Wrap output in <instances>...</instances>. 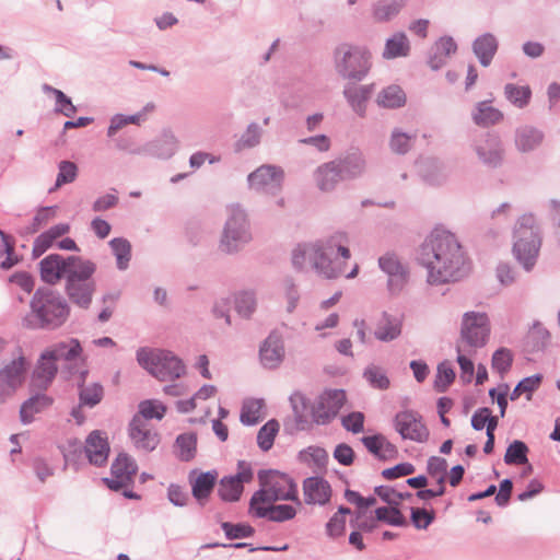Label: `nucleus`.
Here are the masks:
<instances>
[{
    "instance_id": "nucleus-40",
    "label": "nucleus",
    "mask_w": 560,
    "mask_h": 560,
    "mask_svg": "<svg viewBox=\"0 0 560 560\" xmlns=\"http://www.w3.org/2000/svg\"><path fill=\"white\" fill-rule=\"evenodd\" d=\"M376 102L385 108L400 107L406 103V94L400 86L389 85L378 93Z\"/></svg>"
},
{
    "instance_id": "nucleus-20",
    "label": "nucleus",
    "mask_w": 560,
    "mask_h": 560,
    "mask_svg": "<svg viewBox=\"0 0 560 560\" xmlns=\"http://www.w3.org/2000/svg\"><path fill=\"white\" fill-rule=\"evenodd\" d=\"M260 361L264 366L277 368L284 358V346L282 338L277 332H271L260 347Z\"/></svg>"
},
{
    "instance_id": "nucleus-34",
    "label": "nucleus",
    "mask_w": 560,
    "mask_h": 560,
    "mask_svg": "<svg viewBox=\"0 0 560 560\" xmlns=\"http://www.w3.org/2000/svg\"><path fill=\"white\" fill-rule=\"evenodd\" d=\"M166 406L156 399H147L139 404L138 412L132 419H140L141 422H148L155 419L162 420L166 413Z\"/></svg>"
},
{
    "instance_id": "nucleus-6",
    "label": "nucleus",
    "mask_w": 560,
    "mask_h": 560,
    "mask_svg": "<svg viewBox=\"0 0 560 560\" xmlns=\"http://www.w3.org/2000/svg\"><path fill=\"white\" fill-rule=\"evenodd\" d=\"M514 237V254L517 260L529 270L534 266L540 248V237L533 215H523L520 219Z\"/></svg>"
},
{
    "instance_id": "nucleus-13",
    "label": "nucleus",
    "mask_w": 560,
    "mask_h": 560,
    "mask_svg": "<svg viewBox=\"0 0 560 560\" xmlns=\"http://www.w3.org/2000/svg\"><path fill=\"white\" fill-rule=\"evenodd\" d=\"M112 477L104 479L108 488L119 490L133 481L138 471L136 462L127 454H119L112 464Z\"/></svg>"
},
{
    "instance_id": "nucleus-53",
    "label": "nucleus",
    "mask_w": 560,
    "mask_h": 560,
    "mask_svg": "<svg viewBox=\"0 0 560 560\" xmlns=\"http://www.w3.org/2000/svg\"><path fill=\"white\" fill-rule=\"evenodd\" d=\"M319 250L320 248H317L315 245L299 246L293 252V264L298 268H303L308 261L314 267V258L318 256Z\"/></svg>"
},
{
    "instance_id": "nucleus-38",
    "label": "nucleus",
    "mask_w": 560,
    "mask_h": 560,
    "mask_svg": "<svg viewBox=\"0 0 560 560\" xmlns=\"http://www.w3.org/2000/svg\"><path fill=\"white\" fill-rule=\"evenodd\" d=\"M372 93V86H349L345 90V95L349 101L351 107L360 116L365 114V103Z\"/></svg>"
},
{
    "instance_id": "nucleus-64",
    "label": "nucleus",
    "mask_w": 560,
    "mask_h": 560,
    "mask_svg": "<svg viewBox=\"0 0 560 560\" xmlns=\"http://www.w3.org/2000/svg\"><path fill=\"white\" fill-rule=\"evenodd\" d=\"M434 520V512L425 509L413 508L411 510V521L418 529H425Z\"/></svg>"
},
{
    "instance_id": "nucleus-47",
    "label": "nucleus",
    "mask_w": 560,
    "mask_h": 560,
    "mask_svg": "<svg viewBox=\"0 0 560 560\" xmlns=\"http://www.w3.org/2000/svg\"><path fill=\"white\" fill-rule=\"evenodd\" d=\"M104 396L103 386L98 383L82 384L80 386V402L88 407H94L101 402Z\"/></svg>"
},
{
    "instance_id": "nucleus-24",
    "label": "nucleus",
    "mask_w": 560,
    "mask_h": 560,
    "mask_svg": "<svg viewBox=\"0 0 560 560\" xmlns=\"http://www.w3.org/2000/svg\"><path fill=\"white\" fill-rule=\"evenodd\" d=\"M217 478L218 474L215 471H207L199 474H197V471H191L189 474L191 493L200 504H205L208 497L211 494Z\"/></svg>"
},
{
    "instance_id": "nucleus-15",
    "label": "nucleus",
    "mask_w": 560,
    "mask_h": 560,
    "mask_svg": "<svg viewBox=\"0 0 560 560\" xmlns=\"http://www.w3.org/2000/svg\"><path fill=\"white\" fill-rule=\"evenodd\" d=\"M129 436L138 450L145 452L155 450L160 443L159 433L148 422H141L140 419L131 420Z\"/></svg>"
},
{
    "instance_id": "nucleus-2",
    "label": "nucleus",
    "mask_w": 560,
    "mask_h": 560,
    "mask_svg": "<svg viewBox=\"0 0 560 560\" xmlns=\"http://www.w3.org/2000/svg\"><path fill=\"white\" fill-rule=\"evenodd\" d=\"M70 308L66 300L54 291L38 290L31 301V313L24 318L28 328L56 329L68 319Z\"/></svg>"
},
{
    "instance_id": "nucleus-55",
    "label": "nucleus",
    "mask_w": 560,
    "mask_h": 560,
    "mask_svg": "<svg viewBox=\"0 0 560 560\" xmlns=\"http://www.w3.org/2000/svg\"><path fill=\"white\" fill-rule=\"evenodd\" d=\"M376 518L394 526H402L406 524V518L401 512L393 506L378 508L375 511Z\"/></svg>"
},
{
    "instance_id": "nucleus-57",
    "label": "nucleus",
    "mask_w": 560,
    "mask_h": 560,
    "mask_svg": "<svg viewBox=\"0 0 560 560\" xmlns=\"http://www.w3.org/2000/svg\"><path fill=\"white\" fill-rule=\"evenodd\" d=\"M215 394V387L212 385H205L202 386L196 395L186 401H179L178 408L184 412H189L196 408V400L202 399L206 400L210 397H212Z\"/></svg>"
},
{
    "instance_id": "nucleus-14",
    "label": "nucleus",
    "mask_w": 560,
    "mask_h": 560,
    "mask_svg": "<svg viewBox=\"0 0 560 560\" xmlns=\"http://www.w3.org/2000/svg\"><path fill=\"white\" fill-rule=\"evenodd\" d=\"M252 468L247 464L242 463L240 465V470L235 476L224 477L221 479L218 493L223 501H237L243 492V485L252 481Z\"/></svg>"
},
{
    "instance_id": "nucleus-62",
    "label": "nucleus",
    "mask_w": 560,
    "mask_h": 560,
    "mask_svg": "<svg viewBox=\"0 0 560 560\" xmlns=\"http://www.w3.org/2000/svg\"><path fill=\"white\" fill-rule=\"evenodd\" d=\"M415 135H407L400 131H394L390 139V149L399 154L406 153L410 147Z\"/></svg>"
},
{
    "instance_id": "nucleus-8",
    "label": "nucleus",
    "mask_w": 560,
    "mask_h": 560,
    "mask_svg": "<svg viewBox=\"0 0 560 560\" xmlns=\"http://www.w3.org/2000/svg\"><path fill=\"white\" fill-rule=\"evenodd\" d=\"M490 331V320L486 313L466 312L463 315L460 335L456 345L478 350L486 346Z\"/></svg>"
},
{
    "instance_id": "nucleus-43",
    "label": "nucleus",
    "mask_w": 560,
    "mask_h": 560,
    "mask_svg": "<svg viewBox=\"0 0 560 560\" xmlns=\"http://www.w3.org/2000/svg\"><path fill=\"white\" fill-rule=\"evenodd\" d=\"M197 439L192 433L180 434L175 442V454L184 462L192 459L196 455Z\"/></svg>"
},
{
    "instance_id": "nucleus-35",
    "label": "nucleus",
    "mask_w": 560,
    "mask_h": 560,
    "mask_svg": "<svg viewBox=\"0 0 560 560\" xmlns=\"http://www.w3.org/2000/svg\"><path fill=\"white\" fill-rule=\"evenodd\" d=\"M401 327V319L384 315L377 324L374 335L381 341H390L400 336Z\"/></svg>"
},
{
    "instance_id": "nucleus-11",
    "label": "nucleus",
    "mask_w": 560,
    "mask_h": 560,
    "mask_svg": "<svg viewBox=\"0 0 560 560\" xmlns=\"http://www.w3.org/2000/svg\"><path fill=\"white\" fill-rule=\"evenodd\" d=\"M249 240L250 234L247 231L246 215L242 210L234 209L226 222L221 247L230 253Z\"/></svg>"
},
{
    "instance_id": "nucleus-42",
    "label": "nucleus",
    "mask_w": 560,
    "mask_h": 560,
    "mask_svg": "<svg viewBox=\"0 0 560 560\" xmlns=\"http://www.w3.org/2000/svg\"><path fill=\"white\" fill-rule=\"evenodd\" d=\"M409 49L410 46L407 36L402 33H398L387 39L383 56L386 59L407 56Z\"/></svg>"
},
{
    "instance_id": "nucleus-39",
    "label": "nucleus",
    "mask_w": 560,
    "mask_h": 560,
    "mask_svg": "<svg viewBox=\"0 0 560 560\" xmlns=\"http://www.w3.org/2000/svg\"><path fill=\"white\" fill-rule=\"evenodd\" d=\"M472 119L478 126L488 127L500 122L503 119V114L489 103L480 102L476 107Z\"/></svg>"
},
{
    "instance_id": "nucleus-25",
    "label": "nucleus",
    "mask_w": 560,
    "mask_h": 560,
    "mask_svg": "<svg viewBox=\"0 0 560 560\" xmlns=\"http://www.w3.org/2000/svg\"><path fill=\"white\" fill-rule=\"evenodd\" d=\"M304 499L307 504H325L331 497L329 483L318 477L307 478L303 483Z\"/></svg>"
},
{
    "instance_id": "nucleus-51",
    "label": "nucleus",
    "mask_w": 560,
    "mask_h": 560,
    "mask_svg": "<svg viewBox=\"0 0 560 560\" xmlns=\"http://www.w3.org/2000/svg\"><path fill=\"white\" fill-rule=\"evenodd\" d=\"M528 448L522 441H514L509 445L504 455V462L508 465H522L527 463Z\"/></svg>"
},
{
    "instance_id": "nucleus-4",
    "label": "nucleus",
    "mask_w": 560,
    "mask_h": 560,
    "mask_svg": "<svg viewBox=\"0 0 560 560\" xmlns=\"http://www.w3.org/2000/svg\"><path fill=\"white\" fill-rule=\"evenodd\" d=\"M138 363L160 381L178 378L185 372L182 361L171 351L141 348L137 351Z\"/></svg>"
},
{
    "instance_id": "nucleus-56",
    "label": "nucleus",
    "mask_w": 560,
    "mask_h": 560,
    "mask_svg": "<svg viewBox=\"0 0 560 560\" xmlns=\"http://www.w3.org/2000/svg\"><path fill=\"white\" fill-rule=\"evenodd\" d=\"M364 377L375 388L386 389L389 386L388 377L378 366H369L364 372Z\"/></svg>"
},
{
    "instance_id": "nucleus-31",
    "label": "nucleus",
    "mask_w": 560,
    "mask_h": 560,
    "mask_svg": "<svg viewBox=\"0 0 560 560\" xmlns=\"http://www.w3.org/2000/svg\"><path fill=\"white\" fill-rule=\"evenodd\" d=\"M457 363L460 369L459 377L464 383H470L475 374L474 357L477 352L476 349L456 345Z\"/></svg>"
},
{
    "instance_id": "nucleus-45",
    "label": "nucleus",
    "mask_w": 560,
    "mask_h": 560,
    "mask_svg": "<svg viewBox=\"0 0 560 560\" xmlns=\"http://www.w3.org/2000/svg\"><path fill=\"white\" fill-rule=\"evenodd\" d=\"M94 283H82L67 285V293L71 301L81 307H88L92 301Z\"/></svg>"
},
{
    "instance_id": "nucleus-16",
    "label": "nucleus",
    "mask_w": 560,
    "mask_h": 560,
    "mask_svg": "<svg viewBox=\"0 0 560 560\" xmlns=\"http://www.w3.org/2000/svg\"><path fill=\"white\" fill-rule=\"evenodd\" d=\"M380 268L388 276L390 291H400L406 284L408 272L399 258L393 253H386L378 259Z\"/></svg>"
},
{
    "instance_id": "nucleus-44",
    "label": "nucleus",
    "mask_w": 560,
    "mask_h": 560,
    "mask_svg": "<svg viewBox=\"0 0 560 560\" xmlns=\"http://www.w3.org/2000/svg\"><path fill=\"white\" fill-rule=\"evenodd\" d=\"M405 7V0L381 1L373 9V16L378 22H384L396 16Z\"/></svg>"
},
{
    "instance_id": "nucleus-29",
    "label": "nucleus",
    "mask_w": 560,
    "mask_h": 560,
    "mask_svg": "<svg viewBox=\"0 0 560 560\" xmlns=\"http://www.w3.org/2000/svg\"><path fill=\"white\" fill-rule=\"evenodd\" d=\"M544 140V133L529 126L521 127L515 133V145L521 152H529L538 148Z\"/></svg>"
},
{
    "instance_id": "nucleus-30",
    "label": "nucleus",
    "mask_w": 560,
    "mask_h": 560,
    "mask_svg": "<svg viewBox=\"0 0 560 560\" xmlns=\"http://www.w3.org/2000/svg\"><path fill=\"white\" fill-rule=\"evenodd\" d=\"M364 446L370 453L382 459L394 458L397 450L385 436L377 434L362 438Z\"/></svg>"
},
{
    "instance_id": "nucleus-17",
    "label": "nucleus",
    "mask_w": 560,
    "mask_h": 560,
    "mask_svg": "<svg viewBox=\"0 0 560 560\" xmlns=\"http://www.w3.org/2000/svg\"><path fill=\"white\" fill-rule=\"evenodd\" d=\"M476 152L479 159L490 165L498 166L504 158L502 141L498 135L488 133L476 145Z\"/></svg>"
},
{
    "instance_id": "nucleus-37",
    "label": "nucleus",
    "mask_w": 560,
    "mask_h": 560,
    "mask_svg": "<svg viewBox=\"0 0 560 560\" xmlns=\"http://www.w3.org/2000/svg\"><path fill=\"white\" fill-rule=\"evenodd\" d=\"M456 44L451 37L439 39L433 47V55L430 58V66L433 70L440 69L446 59L456 51Z\"/></svg>"
},
{
    "instance_id": "nucleus-5",
    "label": "nucleus",
    "mask_w": 560,
    "mask_h": 560,
    "mask_svg": "<svg viewBox=\"0 0 560 560\" xmlns=\"http://www.w3.org/2000/svg\"><path fill=\"white\" fill-rule=\"evenodd\" d=\"M320 248L318 256L314 258V268L328 278H334L343 272L342 265L350 258L349 241L345 233H336L330 236L325 245H315Z\"/></svg>"
},
{
    "instance_id": "nucleus-12",
    "label": "nucleus",
    "mask_w": 560,
    "mask_h": 560,
    "mask_svg": "<svg viewBox=\"0 0 560 560\" xmlns=\"http://www.w3.org/2000/svg\"><path fill=\"white\" fill-rule=\"evenodd\" d=\"M346 401L343 390H326L317 398L313 406V419L318 424L328 423L332 420L341 409Z\"/></svg>"
},
{
    "instance_id": "nucleus-59",
    "label": "nucleus",
    "mask_w": 560,
    "mask_h": 560,
    "mask_svg": "<svg viewBox=\"0 0 560 560\" xmlns=\"http://www.w3.org/2000/svg\"><path fill=\"white\" fill-rule=\"evenodd\" d=\"M494 422L495 428L498 427L497 417L491 416V410L489 408H480L478 409L471 417V425L475 430H482Z\"/></svg>"
},
{
    "instance_id": "nucleus-32",
    "label": "nucleus",
    "mask_w": 560,
    "mask_h": 560,
    "mask_svg": "<svg viewBox=\"0 0 560 560\" xmlns=\"http://www.w3.org/2000/svg\"><path fill=\"white\" fill-rule=\"evenodd\" d=\"M498 49V43L493 35L485 34L478 37L474 43V51L480 63L489 66Z\"/></svg>"
},
{
    "instance_id": "nucleus-22",
    "label": "nucleus",
    "mask_w": 560,
    "mask_h": 560,
    "mask_svg": "<svg viewBox=\"0 0 560 560\" xmlns=\"http://www.w3.org/2000/svg\"><path fill=\"white\" fill-rule=\"evenodd\" d=\"M69 257L63 258L60 255H49L45 257L40 264V277L43 281L55 284L62 278H66L68 270Z\"/></svg>"
},
{
    "instance_id": "nucleus-61",
    "label": "nucleus",
    "mask_w": 560,
    "mask_h": 560,
    "mask_svg": "<svg viewBox=\"0 0 560 560\" xmlns=\"http://www.w3.org/2000/svg\"><path fill=\"white\" fill-rule=\"evenodd\" d=\"M46 89L55 95L57 107L60 113H62L67 117H71L75 114V106L62 91L50 86H47Z\"/></svg>"
},
{
    "instance_id": "nucleus-52",
    "label": "nucleus",
    "mask_w": 560,
    "mask_h": 560,
    "mask_svg": "<svg viewBox=\"0 0 560 560\" xmlns=\"http://www.w3.org/2000/svg\"><path fill=\"white\" fill-rule=\"evenodd\" d=\"M279 431V423L276 420L268 421L260 428L257 435V443L262 451H269Z\"/></svg>"
},
{
    "instance_id": "nucleus-63",
    "label": "nucleus",
    "mask_w": 560,
    "mask_h": 560,
    "mask_svg": "<svg viewBox=\"0 0 560 560\" xmlns=\"http://www.w3.org/2000/svg\"><path fill=\"white\" fill-rule=\"evenodd\" d=\"M447 462L441 457H431L428 463V471L435 478L438 483L444 485Z\"/></svg>"
},
{
    "instance_id": "nucleus-10",
    "label": "nucleus",
    "mask_w": 560,
    "mask_h": 560,
    "mask_svg": "<svg viewBox=\"0 0 560 560\" xmlns=\"http://www.w3.org/2000/svg\"><path fill=\"white\" fill-rule=\"evenodd\" d=\"M395 429L404 440L424 443L429 439V430L422 417L412 410L400 411L394 420Z\"/></svg>"
},
{
    "instance_id": "nucleus-60",
    "label": "nucleus",
    "mask_w": 560,
    "mask_h": 560,
    "mask_svg": "<svg viewBox=\"0 0 560 560\" xmlns=\"http://www.w3.org/2000/svg\"><path fill=\"white\" fill-rule=\"evenodd\" d=\"M78 174L77 165L69 161H62L59 164V173L56 179V187L72 183Z\"/></svg>"
},
{
    "instance_id": "nucleus-3",
    "label": "nucleus",
    "mask_w": 560,
    "mask_h": 560,
    "mask_svg": "<svg viewBox=\"0 0 560 560\" xmlns=\"http://www.w3.org/2000/svg\"><path fill=\"white\" fill-rule=\"evenodd\" d=\"M258 480L260 489L253 494L250 505L264 502L294 501L298 506H301L296 485L288 475L278 470L260 471Z\"/></svg>"
},
{
    "instance_id": "nucleus-9",
    "label": "nucleus",
    "mask_w": 560,
    "mask_h": 560,
    "mask_svg": "<svg viewBox=\"0 0 560 560\" xmlns=\"http://www.w3.org/2000/svg\"><path fill=\"white\" fill-rule=\"evenodd\" d=\"M28 364L19 355L0 370V404L11 397L25 381Z\"/></svg>"
},
{
    "instance_id": "nucleus-49",
    "label": "nucleus",
    "mask_w": 560,
    "mask_h": 560,
    "mask_svg": "<svg viewBox=\"0 0 560 560\" xmlns=\"http://www.w3.org/2000/svg\"><path fill=\"white\" fill-rule=\"evenodd\" d=\"M508 100L518 108L525 107L530 100L532 91L529 86H518L515 84H506L504 89Z\"/></svg>"
},
{
    "instance_id": "nucleus-46",
    "label": "nucleus",
    "mask_w": 560,
    "mask_h": 560,
    "mask_svg": "<svg viewBox=\"0 0 560 560\" xmlns=\"http://www.w3.org/2000/svg\"><path fill=\"white\" fill-rule=\"evenodd\" d=\"M262 408L261 400L250 399L245 401L241 412V421L248 425L256 424L264 417Z\"/></svg>"
},
{
    "instance_id": "nucleus-7",
    "label": "nucleus",
    "mask_w": 560,
    "mask_h": 560,
    "mask_svg": "<svg viewBox=\"0 0 560 560\" xmlns=\"http://www.w3.org/2000/svg\"><path fill=\"white\" fill-rule=\"evenodd\" d=\"M336 68L345 78L360 80L371 68V54L364 47L342 44L336 50Z\"/></svg>"
},
{
    "instance_id": "nucleus-1",
    "label": "nucleus",
    "mask_w": 560,
    "mask_h": 560,
    "mask_svg": "<svg viewBox=\"0 0 560 560\" xmlns=\"http://www.w3.org/2000/svg\"><path fill=\"white\" fill-rule=\"evenodd\" d=\"M418 259L428 269L431 283L455 281L462 276V247L456 237L445 230L431 232L419 249Z\"/></svg>"
},
{
    "instance_id": "nucleus-23",
    "label": "nucleus",
    "mask_w": 560,
    "mask_h": 560,
    "mask_svg": "<svg viewBox=\"0 0 560 560\" xmlns=\"http://www.w3.org/2000/svg\"><path fill=\"white\" fill-rule=\"evenodd\" d=\"M95 271V265L92 261L83 260L77 256H70L68 270L66 272L67 285H78L82 283H93L90 281Z\"/></svg>"
},
{
    "instance_id": "nucleus-26",
    "label": "nucleus",
    "mask_w": 560,
    "mask_h": 560,
    "mask_svg": "<svg viewBox=\"0 0 560 560\" xmlns=\"http://www.w3.org/2000/svg\"><path fill=\"white\" fill-rule=\"evenodd\" d=\"M345 179V175L339 172L336 161H330L318 166L314 173L316 186L322 191L332 190L338 183Z\"/></svg>"
},
{
    "instance_id": "nucleus-58",
    "label": "nucleus",
    "mask_w": 560,
    "mask_h": 560,
    "mask_svg": "<svg viewBox=\"0 0 560 560\" xmlns=\"http://www.w3.org/2000/svg\"><path fill=\"white\" fill-rule=\"evenodd\" d=\"M235 307L240 315L248 317L256 307V300L249 292H242L235 299Z\"/></svg>"
},
{
    "instance_id": "nucleus-41",
    "label": "nucleus",
    "mask_w": 560,
    "mask_h": 560,
    "mask_svg": "<svg viewBox=\"0 0 560 560\" xmlns=\"http://www.w3.org/2000/svg\"><path fill=\"white\" fill-rule=\"evenodd\" d=\"M338 164L339 172L345 175V179L360 175L365 167V161L361 154H350L345 159L335 160Z\"/></svg>"
},
{
    "instance_id": "nucleus-28",
    "label": "nucleus",
    "mask_w": 560,
    "mask_h": 560,
    "mask_svg": "<svg viewBox=\"0 0 560 560\" xmlns=\"http://www.w3.org/2000/svg\"><path fill=\"white\" fill-rule=\"evenodd\" d=\"M52 404V399L45 394H37L24 401L20 409V418L24 424L31 423L35 416L46 410Z\"/></svg>"
},
{
    "instance_id": "nucleus-21",
    "label": "nucleus",
    "mask_w": 560,
    "mask_h": 560,
    "mask_svg": "<svg viewBox=\"0 0 560 560\" xmlns=\"http://www.w3.org/2000/svg\"><path fill=\"white\" fill-rule=\"evenodd\" d=\"M85 453L90 463L103 465L106 463L109 454V444L104 432L95 430L86 439Z\"/></svg>"
},
{
    "instance_id": "nucleus-18",
    "label": "nucleus",
    "mask_w": 560,
    "mask_h": 560,
    "mask_svg": "<svg viewBox=\"0 0 560 560\" xmlns=\"http://www.w3.org/2000/svg\"><path fill=\"white\" fill-rule=\"evenodd\" d=\"M298 505L273 503H258L250 505V511L258 517H266L272 522H285L295 517Z\"/></svg>"
},
{
    "instance_id": "nucleus-19",
    "label": "nucleus",
    "mask_w": 560,
    "mask_h": 560,
    "mask_svg": "<svg viewBox=\"0 0 560 560\" xmlns=\"http://www.w3.org/2000/svg\"><path fill=\"white\" fill-rule=\"evenodd\" d=\"M282 179L283 172L271 165H262L248 176L250 187L257 190L277 188Z\"/></svg>"
},
{
    "instance_id": "nucleus-48",
    "label": "nucleus",
    "mask_w": 560,
    "mask_h": 560,
    "mask_svg": "<svg viewBox=\"0 0 560 560\" xmlns=\"http://www.w3.org/2000/svg\"><path fill=\"white\" fill-rule=\"evenodd\" d=\"M112 250L117 259L119 269H126L131 257V245L126 238H113L109 242Z\"/></svg>"
},
{
    "instance_id": "nucleus-27",
    "label": "nucleus",
    "mask_w": 560,
    "mask_h": 560,
    "mask_svg": "<svg viewBox=\"0 0 560 560\" xmlns=\"http://www.w3.org/2000/svg\"><path fill=\"white\" fill-rule=\"evenodd\" d=\"M69 230V224L59 223L57 225L51 226L46 232L39 234L34 241L33 255L35 257H39L40 255H43L48 248L52 246L57 238L67 234Z\"/></svg>"
},
{
    "instance_id": "nucleus-33",
    "label": "nucleus",
    "mask_w": 560,
    "mask_h": 560,
    "mask_svg": "<svg viewBox=\"0 0 560 560\" xmlns=\"http://www.w3.org/2000/svg\"><path fill=\"white\" fill-rule=\"evenodd\" d=\"M48 350L57 361L65 360L71 362L82 357V347L79 340L74 338L56 343Z\"/></svg>"
},
{
    "instance_id": "nucleus-36",
    "label": "nucleus",
    "mask_w": 560,
    "mask_h": 560,
    "mask_svg": "<svg viewBox=\"0 0 560 560\" xmlns=\"http://www.w3.org/2000/svg\"><path fill=\"white\" fill-rule=\"evenodd\" d=\"M56 362L57 360L50 353V351L48 349L45 350L35 371V381L39 382L40 386H46L55 377L58 370Z\"/></svg>"
},
{
    "instance_id": "nucleus-54",
    "label": "nucleus",
    "mask_w": 560,
    "mask_h": 560,
    "mask_svg": "<svg viewBox=\"0 0 560 560\" xmlns=\"http://www.w3.org/2000/svg\"><path fill=\"white\" fill-rule=\"evenodd\" d=\"M513 354L511 350L506 348L498 349L492 357V369L499 374H505L512 365Z\"/></svg>"
},
{
    "instance_id": "nucleus-50",
    "label": "nucleus",
    "mask_w": 560,
    "mask_h": 560,
    "mask_svg": "<svg viewBox=\"0 0 560 560\" xmlns=\"http://www.w3.org/2000/svg\"><path fill=\"white\" fill-rule=\"evenodd\" d=\"M455 380V372L454 369L448 361H444L439 364L435 381H434V387L438 392L443 393L445 392L448 386L454 382Z\"/></svg>"
}]
</instances>
